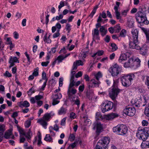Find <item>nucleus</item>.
Here are the masks:
<instances>
[{"label": "nucleus", "instance_id": "4be33fe9", "mask_svg": "<svg viewBox=\"0 0 149 149\" xmlns=\"http://www.w3.org/2000/svg\"><path fill=\"white\" fill-rule=\"evenodd\" d=\"M118 116V115L117 114L113 113L106 115L105 118L107 120H110L113 119Z\"/></svg>", "mask_w": 149, "mask_h": 149}, {"label": "nucleus", "instance_id": "72a5a7b5", "mask_svg": "<svg viewBox=\"0 0 149 149\" xmlns=\"http://www.w3.org/2000/svg\"><path fill=\"white\" fill-rule=\"evenodd\" d=\"M9 61H10V62L12 63H15L17 62L19 63V61L18 60L17 58V57H11L10 58Z\"/></svg>", "mask_w": 149, "mask_h": 149}, {"label": "nucleus", "instance_id": "3c124183", "mask_svg": "<svg viewBox=\"0 0 149 149\" xmlns=\"http://www.w3.org/2000/svg\"><path fill=\"white\" fill-rule=\"evenodd\" d=\"M60 102V101L56 99H55L53 98V102L52 104L53 105H55L56 104H58Z\"/></svg>", "mask_w": 149, "mask_h": 149}, {"label": "nucleus", "instance_id": "9b49d317", "mask_svg": "<svg viewBox=\"0 0 149 149\" xmlns=\"http://www.w3.org/2000/svg\"><path fill=\"white\" fill-rule=\"evenodd\" d=\"M132 41L130 42V47L132 49H139L140 48V47L137 44L138 42V40L132 39Z\"/></svg>", "mask_w": 149, "mask_h": 149}, {"label": "nucleus", "instance_id": "338daca9", "mask_svg": "<svg viewBox=\"0 0 149 149\" xmlns=\"http://www.w3.org/2000/svg\"><path fill=\"white\" fill-rule=\"evenodd\" d=\"M115 13L116 18L117 19H118L120 17H121L120 15V13L118 11L115 12Z\"/></svg>", "mask_w": 149, "mask_h": 149}, {"label": "nucleus", "instance_id": "473e14b6", "mask_svg": "<svg viewBox=\"0 0 149 149\" xmlns=\"http://www.w3.org/2000/svg\"><path fill=\"white\" fill-rule=\"evenodd\" d=\"M49 36L47 38V34L46 33L45 36L43 38V40L45 42L47 43H50L51 42V40L49 39Z\"/></svg>", "mask_w": 149, "mask_h": 149}, {"label": "nucleus", "instance_id": "f8f14e48", "mask_svg": "<svg viewBox=\"0 0 149 149\" xmlns=\"http://www.w3.org/2000/svg\"><path fill=\"white\" fill-rule=\"evenodd\" d=\"M68 99H70L71 102H73L74 104L77 105L78 108H79L80 100L78 96L74 95L73 97H71L70 98H68Z\"/></svg>", "mask_w": 149, "mask_h": 149}, {"label": "nucleus", "instance_id": "680f3d73", "mask_svg": "<svg viewBox=\"0 0 149 149\" xmlns=\"http://www.w3.org/2000/svg\"><path fill=\"white\" fill-rule=\"evenodd\" d=\"M64 6V2L63 1H61L60 3V4L58 6V10L60 11V9Z\"/></svg>", "mask_w": 149, "mask_h": 149}, {"label": "nucleus", "instance_id": "412c9836", "mask_svg": "<svg viewBox=\"0 0 149 149\" xmlns=\"http://www.w3.org/2000/svg\"><path fill=\"white\" fill-rule=\"evenodd\" d=\"M128 53H127L126 54H121L118 60V61L119 63H122L123 61H126L127 60V54Z\"/></svg>", "mask_w": 149, "mask_h": 149}, {"label": "nucleus", "instance_id": "c85d7f7f", "mask_svg": "<svg viewBox=\"0 0 149 149\" xmlns=\"http://www.w3.org/2000/svg\"><path fill=\"white\" fill-rule=\"evenodd\" d=\"M120 125H118L117 126L114 127L113 128V131L114 132L119 134V131Z\"/></svg>", "mask_w": 149, "mask_h": 149}, {"label": "nucleus", "instance_id": "393cba45", "mask_svg": "<svg viewBox=\"0 0 149 149\" xmlns=\"http://www.w3.org/2000/svg\"><path fill=\"white\" fill-rule=\"evenodd\" d=\"M141 61L139 58H137L134 61L133 65L134 68H136L140 66V65Z\"/></svg>", "mask_w": 149, "mask_h": 149}, {"label": "nucleus", "instance_id": "f3484780", "mask_svg": "<svg viewBox=\"0 0 149 149\" xmlns=\"http://www.w3.org/2000/svg\"><path fill=\"white\" fill-rule=\"evenodd\" d=\"M4 137L6 139H14L15 138V136L13 134L12 131L10 130H8L5 132Z\"/></svg>", "mask_w": 149, "mask_h": 149}, {"label": "nucleus", "instance_id": "0eeeda50", "mask_svg": "<svg viewBox=\"0 0 149 149\" xmlns=\"http://www.w3.org/2000/svg\"><path fill=\"white\" fill-rule=\"evenodd\" d=\"M113 107V103L109 101L107 103H102L101 105V109L103 113L108 111L111 109Z\"/></svg>", "mask_w": 149, "mask_h": 149}, {"label": "nucleus", "instance_id": "6e6d98bb", "mask_svg": "<svg viewBox=\"0 0 149 149\" xmlns=\"http://www.w3.org/2000/svg\"><path fill=\"white\" fill-rule=\"evenodd\" d=\"M41 134L40 133L38 135V146H39L42 143V142L41 141Z\"/></svg>", "mask_w": 149, "mask_h": 149}, {"label": "nucleus", "instance_id": "5701e85b", "mask_svg": "<svg viewBox=\"0 0 149 149\" xmlns=\"http://www.w3.org/2000/svg\"><path fill=\"white\" fill-rule=\"evenodd\" d=\"M132 39L138 40V31L136 29H133L131 31Z\"/></svg>", "mask_w": 149, "mask_h": 149}, {"label": "nucleus", "instance_id": "6ab92c4d", "mask_svg": "<svg viewBox=\"0 0 149 149\" xmlns=\"http://www.w3.org/2000/svg\"><path fill=\"white\" fill-rule=\"evenodd\" d=\"M84 63L82 61L80 60H76L73 63L72 67V70H76L77 68V67L79 65H83Z\"/></svg>", "mask_w": 149, "mask_h": 149}, {"label": "nucleus", "instance_id": "ddd939ff", "mask_svg": "<svg viewBox=\"0 0 149 149\" xmlns=\"http://www.w3.org/2000/svg\"><path fill=\"white\" fill-rule=\"evenodd\" d=\"M94 129H96V132L98 133L101 132L103 130L102 125L100 122H96L94 124Z\"/></svg>", "mask_w": 149, "mask_h": 149}, {"label": "nucleus", "instance_id": "7ed1b4c3", "mask_svg": "<svg viewBox=\"0 0 149 149\" xmlns=\"http://www.w3.org/2000/svg\"><path fill=\"white\" fill-rule=\"evenodd\" d=\"M134 77V75L132 74L122 77L120 79L123 85L125 87L129 86L131 84V81Z\"/></svg>", "mask_w": 149, "mask_h": 149}, {"label": "nucleus", "instance_id": "0e129e2a", "mask_svg": "<svg viewBox=\"0 0 149 149\" xmlns=\"http://www.w3.org/2000/svg\"><path fill=\"white\" fill-rule=\"evenodd\" d=\"M82 75V73L81 71L79 72L77 74H75V77L76 78H78L81 76Z\"/></svg>", "mask_w": 149, "mask_h": 149}, {"label": "nucleus", "instance_id": "20e7f679", "mask_svg": "<svg viewBox=\"0 0 149 149\" xmlns=\"http://www.w3.org/2000/svg\"><path fill=\"white\" fill-rule=\"evenodd\" d=\"M54 115V114L52 112L47 113L44 115L42 118L38 120V122L45 129H46V126L47 125V122L49 121L51 116H53Z\"/></svg>", "mask_w": 149, "mask_h": 149}, {"label": "nucleus", "instance_id": "58836bf2", "mask_svg": "<svg viewBox=\"0 0 149 149\" xmlns=\"http://www.w3.org/2000/svg\"><path fill=\"white\" fill-rule=\"evenodd\" d=\"M126 32L125 30L122 29L120 33L119 36L124 37L126 36Z\"/></svg>", "mask_w": 149, "mask_h": 149}, {"label": "nucleus", "instance_id": "423d86ee", "mask_svg": "<svg viewBox=\"0 0 149 149\" xmlns=\"http://www.w3.org/2000/svg\"><path fill=\"white\" fill-rule=\"evenodd\" d=\"M116 85L117 84L114 81H113V88L109 92L110 97L113 100L115 99L118 94L119 92L118 89L117 88Z\"/></svg>", "mask_w": 149, "mask_h": 149}, {"label": "nucleus", "instance_id": "603ef678", "mask_svg": "<svg viewBox=\"0 0 149 149\" xmlns=\"http://www.w3.org/2000/svg\"><path fill=\"white\" fill-rule=\"evenodd\" d=\"M49 85L53 86L55 85L56 83L55 80L53 79H51L49 81Z\"/></svg>", "mask_w": 149, "mask_h": 149}, {"label": "nucleus", "instance_id": "c756f323", "mask_svg": "<svg viewBox=\"0 0 149 149\" xmlns=\"http://www.w3.org/2000/svg\"><path fill=\"white\" fill-rule=\"evenodd\" d=\"M141 147L142 148L146 147L149 148V141L143 142L141 145Z\"/></svg>", "mask_w": 149, "mask_h": 149}, {"label": "nucleus", "instance_id": "6e6552de", "mask_svg": "<svg viewBox=\"0 0 149 149\" xmlns=\"http://www.w3.org/2000/svg\"><path fill=\"white\" fill-rule=\"evenodd\" d=\"M135 109L131 107H126L123 110L124 113L126 115L129 116H133L136 113Z\"/></svg>", "mask_w": 149, "mask_h": 149}, {"label": "nucleus", "instance_id": "e2e57ef3", "mask_svg": "<svg viewBox=\"0 0 149 149\" xmlns=\"http://www.w3.org/2000/svg\"><path fill=\"white\" fill-rule=\"evenodd\" d=\"M6 105V104H3L0 107V113L2 112L3 109H5Z\"/></svg>", "mask_w": 149, "mask_h": 149}, {"label": "nucleus", "instance_id": "37998d69", "mask_svg": "<svg viewBox=\"0 0 149 149\" xmlns=\"http://www.w3.org/2000/svg\"><path fill=\"white\" fill-rule=\"evenodd\" d=\"M31 121L30 119H28L27 120L25 123V126L26 128H28L31 125Z\"/></svg>", "mask_w": 149, "mask_h": 149}, {"label": "nucleus", "instance_id": "f704fd0d", "mask_svg": "<svg viewBox=\"0 0 149 149\" xmlns=\"http://www.w3.org/2000/svg\"><path fill=\"white\" fill-rule=\"evenodd\" d=\"M142 29L146 34L147 39L149 40V30L143 28H142Z\"/></svg>", "mask_w": 149, "mask_h": 149}, {"label": "nucleus", "instance_id": "1a4fd4ad", "mask_svg": "<svg viewBox=\"0 0 149 149\" xmlns=\"http://www.w3.org/2000/svg\"><path fill=\"white\" fill-rule=\"evenodd\" d=\"M110 139L109 137H103L101 140H99L98 142L104 148H107L108 144L110 142Z\"/></svg>", "mask_w": 149, "mask_h": 149}, {"label": "nucleus", "instance_id": "dca6fc26", "mask_svg": "<svg viewBox=\"0 0 149 149\" xmlns=\"http://www.w3.org/2000/svg\"><path fill=\"white\" fill-rule=\"evenodd\" d=\"M134 59L132 57L130 58L127 62L124 63V66L125 68H133L134 67Z\"/></svg>", "mask_w": 149, "mask_h": 149}, {"label": "nucleus", "instance_id": "a18cd8bd", "mask_svg": "<svg viewBox=\"0 0 149 149\" xmlns=\"http://www.w3.org/2000/svg\"><path fill=\"white\" fill-rule=\"evenodd\" d=\"M145 83V84L147 86L148 89H149V76L146 77Z\"/></svg>", "mask_w": 149, "mask_h": 149}, {"label": "nucleus", "instance_id": "49530a36", "mask_svg": "<svg viewBox=\"0 0 149 149\" xmlns=\"http://www.w3.org/2000/svg\"><path fill=\"white\" fill-rule=\"evenodd\" d=\"M114 28L115 29L116 32L117 33L119 32L121 29L119 24H117L114 27Z\"/></svg>", "mask_w": 149, "mask_h": 149}, {"label": "nucleus", "instance_id": "cd10ccee", "mask_svg": "<svg viewBox=\"0 0 149 149\" xmlns=\"http://www.w3.org/2000/svg\"><path fill=\"white\" fill-rule=\"evenodd\" d=\"M66 110L63 107H62L59 110L58 114L59 115L65 114L66 113Z\"/></svg>", "mask_w": 149, "mask_h": 149}, {"label": "nucleus", "instance_id": "5fc2aeb1", "mask_svg": "<svg viewBox=\"0 0 149 149\" xmlns=\"http://www.w3.org/2000/svg\"><path fill=\"white\" fill-rule=\"evenodd\" d=\"M60 30H58L56 32L54 33L53 35V38H56L58 37L60 35V33H59Z\"/></svg>", "mask_w": 149, "mask_h": 149}, {"label": "nucleus", "instance_id": "aec40b11", "mask_svg": "<svg viewBox=\"0 0 149 149\" xmlns=\"http://www.w3.org/2000/svg\"><path fill=\"white\" fill-rule=\"evenodd\" d=\"M90 82L92 84L91 87L93 88L99 87V85L100 83V82L99 80L95 79H91Z\"/></svg>", "mask_w": 149, "mask_h": 149}, {"label": "nucleus", "instance_id": "69168bd1", "mask_svg": "<svg viewBox=\"0 0 149 149\" xmlns=\"http://www.w3.org/2000/svg\"><path fill=\"white\" fill-rule=\"evenodd\" d=\"M66 120V118H63L61 121V125L62 126H64L65 124V121Z\"/></svg>", "mask_w": 149, "mask_h": 149}, {"label": "nucleus", "instance_id": "4468645a", "mask_svg": "<svg viewBox=\"0 0 149 149\" xmlns=\"http://www.w3.org/2000/svg\"><path fill=\"white\" fill-rule=\"evenodd\" d=\"M73 87H70V84H69L68 91V98H70L73 97L77 93V90L75 89L72 88Z\"/></svg>", "mask_w": 149, "mask_h": 149}, {"label": "nucleus", "instance_id": "bf43d9fd", "mask_svg": "<svg viewBox=\"0 0 149 149\" xmlns=\"http://www.w3.org/2000/svg\"><path fill=\"white\" fill-rule=\"evenodd\" d=\"M63 80V78L61 77L59 78V86L61 87L62 86Z\"/></svg>", "mask_w": 149, "mask_h": 149}, {"label": "nucleus", "instance_id": "2eb2a0df", "mask_svg": "<svg viewBox=\"0 0 149 149\" xmlns=\"http://www.w3.org/2000/svg\"><path fill=\"white\" fill-rule=\"evenodd\" d=\"M72 70V69L70 73V86L72 87L74 86L75 84V81L76 80L74 79V75L75 74V72Z\"/></svg>", "mask_w": 149, "mask_h": 149}, {"label": "nucleus", "instance_id": "774afa93", "mask_svg": "<svg viewBox=\"0 0 149 149\" xmlns=\"http://www.w3.org/2000/svg\"><path fill=\"white\" fill-rule=\"evenodd\" d=\"M59 129V127L57 124H55L53 127V130L56 131H58Z\"/></svg>", "mask_w": 149, "mask_h": 149}, {"label": "nucleus", "instance_id": "c03bdc74", "mask_svg": "<svg viewBox=\"0 0 149 149\" xmlns=\"http://www.w3.org/2000/svg\"><path fill=\"white\" fill-rule=\"evenodd\" d=\"M95 149H106V148H104L98 142L96 146Z\"/></svg>", "mask_w": 149, "mask_h": 149}, {"label": "nucleus", "instance_id": "bb28decb", "mask_svg": "<svg viewBox=\"0 0 149 149\" xmlns=\"http://www.w3.org/2000/svg\"><path fill=\"white\" fill-rule=\"evenodd\" d=\"M29 103L27 101H24L23 102L21 103L20 106L21 107H25L27 108L29 107Z\"/></svg>", "mask_w": 149, "mask_h": 149}, {"label": "nucleus", "instance_id": "de8ad7c7", "mask_svg": "<svg viewBox=\"0 0 149 149\" xmlns=\"http://www.w3.org/2000/svg\"><path fill=\"white\" fill-rule=\"evenodd\" d=\"M42 78L43 80H45V81H47L48 79L46 77V74L45 72L43 71L42 74Z\"/></svg>", "mask_w": 149, "mask_h": 149}, {"label": "nucleus", "instance_id": "052dcab7", "mask_svg": "<svg viewBox=\"0 0 149 149\" xmlns=\"http://www.w3.org/2000/svg\"><path fill=\"white\" fill-rule=\"evenodd\" d=\"M84 85H80L79 88V92H83L84 90Z\"/></svg>", "mask_w": 149, "mask_h": 149}, {"label": "nucleus", "instance_id": "9d476101", "mask_svg": "<svg viewBox=\"0 0 149 149\" xmlns=\"http://www.w3.org/2000/svg\"><path fill=\"white\" fill-rule=\"evenodd\" d=\"M92 36L93 42L95 41V40H100L99 31L98 29H94L92 31Z\"/></svg>", "mask_w": 149, "mask_h": 149}, {"label": "nucleus", "instance_id": "c9c22d12", "mask_svg": "<svg viewBox=\"0 0 149 149\" xmlns=\"http://www.w3.org/2000/svg\"><path fill=\"white\" fill-rule=\"evenodd\" d=\"M144 113L146 116L149 117V103L145 108Z\"/></svg>", "mask_w": 149, "mask_h": 149}, {"label": "nucleus", "instance_id": "09e8293b", "mask_svg": "<svg viewBox=\"0 0 149 149\" xmlns=\"http://www.w3.org/2000/svg\"><path fill=\"white\" fill-rule=\"evenodd\" d=\"M3 75L8 77H10L12 76L11 74L9 73L8 71H6L3 74Z\"/></svg>", "mask_w": 149, "mask_h": 149}, {"label": "nucleus", "instance_id": "a878e982", "mask_svg": "<svg viewBox=\"0 0 149 149\" xmlns=\"http://www.w3.org/2000/svg\"><path fill=\"white\" fill-rule=\"evenodd\" d=\"M140 50V53L143 55H145L146 54L147 50L146 47L143 46L142 47L139 49Z\"/></svg>", "mask_w": 149, "mask_h": 149}, {"label": "nucleus", "instance_id": "864d4df0", "mask_svg": "<svg viewBox=\"0 0 149 149\" xmlns=\"http://www.w3.org/2000/svg\"><path fill=\"white\" fill-rule=\"evenodd\" d=\"M69 139L71 141H72L75 139V136L74 134H70L69 137Z\"/></svg>", "mask_w": 149, "mask_h": 149}, {"label": "nucleus", "instance_id": "4d7b16f0", "mask_svg": "<svg viewBox=\"0 0 149 149\" xmlns=\"http://www.w3.org/2000/svg\"><path fill=\"white\" fill-rule=\"evenodd\" d=\"M63 17V15L62 14H60L59 16H57L55 17V19L57 20H59L62 19Z\"/></svg>", "mask_w": 149, "mask_h": 149}, {"label": "nucleus", "instance_id": "2f4dec72", "mask_svg": "<svg viewBox=\"0 0 149 149\" xmlns=\"http://www.w3.org/2000/svg\"><path fill=\"white\" fill-rule=\"evenodd\" d=\"M102 76V73L100 72H98L97 73L95 74L94 77L96 80H99V79L101 78Z\"/></svg>", "mask_w": 149, "mask_h": 149}, {"label": "nucleus", "instance_id": "b1692460", "mask_svg": "<svg viewBox=\"0 0 149 149\" xmlns=\"http://www.w3.org/2000/svg\"><path fill=\"white\" fill-rule=\"evenodd\" d=\"M99 31L100 32L101 35L102 37L105 35L107 32V30L105 29V27L104 26H101L100 29Z\"/></svg>", "mask_w": 149, "mask_h": 149}, {"label": "nucleus", "instance_id": "7c9ffc66", "mask_svg": "<svg viewBox=\"0 0 149 149\" xmlns=\"http://www.w3.org/2000/svg\"><path fill=\"white\" fill-rule=\"evenodd\" d=\"M110 46L111 47V50L112 52L116 51L118 49L117 45L114 43H110Z\"/></svg>", "mask_w": 149, "mask_h": 149}, {"label": "nucleus", "instance_id": "a211bd4d", "mask_svg": "<svg viewBox=\"0 0 149 149\" xmlns=\"http://www.w3.org/2000/svg\"><path fill=\"white\" fill-rule=\"evenodd\" d=\"M127 128L126 126L123 124L120 125L119 134L124 135L127 133Z\"/></svg>", "mask_w": 149, "mask_h": 149}, {"label": "nucleus", "instance_id": "39448f33", "mask_svg": "<svg viewBox=\"0 0 149 149\" xmlns=\"http://www.w3.org/2000/svg\"><path fill=\"white\" fill-rule=\"evenodd\" d=\"M110 72L112 76L117 75L121 71V67L119 66L116 63L114 64L110 68Z\"/></svg>", "mask_w": 149, "mask_h": 149}, {"label": "nucleus", "instance_id": "e433bc0d", "mask_svg": "<svg viewBox=\"0 0 149 149\" xmlns=\"http://www.w3.org/2000/svg\"><path fill=\"white\" fill-rule=\"evenodd\" d=\"M44 140L46 141L51 142L52 139L50 137V135L49 134H47L46 135L44 138Z\"/></svg>", "mask_w": 149, "mask_h": 149}, {"label": "nucleus", "instance_id": "f257e3e1", "mask_svg": "<svg viewBox=\"0 0 149 149\" xmlns=\"http://www.w3.org/2000/svg\"><path fill=\"white\" fill-rule=\"evenodd\" d=\"M149 135V128L145 127L143 129H138L136 133V136L140 139L145 141Z\"/></svg>", "mask_w": 149, "mask_h": 149}, {"label": "nucleus", "instance_id": "a19ab883", "mask_svg": "<svg viewBox=\"0 0 149 149\" xmlns=\"http://www.w3.org/2000/svg\"><path fill=\"white\" fill-rule=\"evenodd\" d=\"M62 94L59 93L54 95V96L53 98L57 100L60 99L62 98Z\"/></svg>", "mask_w": 149, "mask_h": 149}, {"label": "nucleus", "instance_id": "f03ea898", "mask_svg": "<svg viewBox=\"0 0 149 149\" xmlns=\"http://www.w3.org/2000/svg\"><path fill=\"white\" fill-rule=\"evenodd\" d=\"M136 18L137 21L142 24H148L149 22L147 20L145 13L141 11H138L136 14Z\"/></svg>", "mask_w": 149, "mask_h": 149}, {"label": "nucleus", "instance_id": "4c0bfd02", "mask_svg": "<svg viewBox=\"0 0 149 149\" xmlns=\"http://www.w3.org/2000/svg\"><path fill=\"white\" fill-rule=\"evenodd\" d=\"M96 118L97 120H100L102 119L103 117L100 112H97L96 113Z\"/></svg>", "mask_w": 149, "mask_h": 149}, {"label": "nucleus", "instance_id": "79ce46f5", "mask_svg": "<svg viewBox=\"0 0 149 149\" xmlns=\"http://www.w3.org/2000/svg\"><path fill=\"white\" fill-rule=\"evenodd\" d=\"M39 68L38 67L36 68L34 70L32 74L34 76H37L38 75Z\"/></svg>", "mask_w": 149, "mask_h": 149}, {"label": "nucleus", "instance_id": "ea45409f", "mask_svg": "<svg viewBox=\"0 0 149 149\" xmlns=\"http://www.w3.org/2000/svg\"><path fill=\"white\" fill-rule=\"evenodd\" d=\"M65 58L64 56L62 55H60L58 56L56 59L58 63L61 62Z\"/></svg>", "mask_w": 149, "mask_h": 149}, {"label": "nucleus", "instance_id": "13d9d810", "mask_svg": "<svg viewBox=\"0 0 149 149\" xmlns=\"http://www.w3.org/2000/svg\"><path fill=\"white\" fill-rule=\"evenodd\" d=\"M77 143L78 141H75L74 143L70 144L69 146L71 147L72 148H73L76 146Z\"/></svg>", "mask_w": 149, "mask_h": 149}, {"label": "nucleus", "instance_id": "8fccbe9b", "mask_svg": "<svg viewBox=\"0 0 149 149\" xmlns=\"http://www.w3.org/2000/svg\"><path fill=\"white\" fill-rule=\"evenodd\" d=\"M53 130V127L52 126H50L49 127V131L51 134L52 136H54L55 135V133L52 131Z\"/></svg>", "mask_w": 149, "mask_h": 149}]
</instances>
